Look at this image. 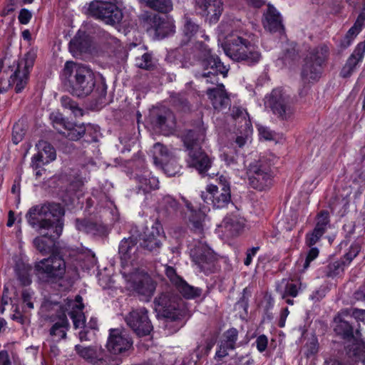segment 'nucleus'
Wrapping results in <instances>:
<instances>
[{
  "instance_id": "c03bdc74",
  "label": "nucleus",
  "mask_w": 365,
  "mask_h": 365,
  "mask_svg": "<svg viewBox=\"0 0 365 365\" xmlns=\"http://www.w3.org/2000/svg\"><path fill=\"white\" fill-rule=\"evenodd\" d=\"M61 103L63 108L71 110L76 117L83 116V111L78 107V103L68 96H63Z\"/></svg>"
},
{
  "instance_id": "2eb2a0df",
  "label": "nucleus",
  "mask_w": 365,
  "mask_h": 365,
  "mask_svg": "<svg viewBox=\"0 0 365 365\" xmlns=\"http://www.w3.org/2000/svg\"><path fill=\"white\" fill-rule=\"evenodd\" d=\"M247 175L250 185L256 190H264L272 182L271 169L265 160L251 163L247 168Z\"/></svg>"
},
{
  "instance_id": "4d7b16f0",
  "label": "nucleus",
  "mask_w": 365,
  "mask_h": 365,
  "mask_svg": "<svg viewBox=\"0 0 365 365\" xmlns=\"http://www.w3.org/2000/svg\"><path fill=\"white\" fill-rule=\"evenodd\" d=\"M33 292L29 289H24L21 294V298L24 304H26V307L29 309H34V304L32 302Z\"/></svg>"
},
{
  "instance_id": "5701e85b",
  "label": "nucleus",
  "mask_w": 365,
  "mask_h": 365,
  "mask_svg": "<svg viewBox=\"0 0 365 365\" xmlns=\"http://www.w3.org/2000/svg\"><path fill=\"white\" fill-rule=\"evenodd\" d=\"M38 153L33 156L31 160V166L36 170L40 167V163L43 165L49 163L54 160L56 157L54 148L47 141L40 140L36 144Z\"/></svg>"
},
{
  "instance_id": "864d4df0",
  "label": "nucleus",
  "mask_w": 365,
  "mask_h": 365,
  "mask_svg": "<svg viewBox=\"0 0 365 365\" xmlns=\"http://www.w3.org/2000/svg\"><path fill=\"white\" fill-rule=\"evenodd\" d=\"M16 274L18 277V279L20 281L21 284L23 286H27L31 284V279L30 278L28 269L25 268L22 269H17Z\"/></svg>"
},
{
  "instance_id": "423d86ee",
  "label": "nucleus",
  "mask_w": 365,
  "mask_h": 365,
  "mask_svg": "<svg viewBox=\"0 0 365 365\" xmlns=\"http://www.w3.org/2000/svg\"><path fill=\"white\" fill-rule=\"evenodd\" d=\"M197 50V56L201 59L202 71H197L195 76L198 78L206 79L207 83L215 84L218 82L217 74H222L226 76L229 68L225 66L220 58L210 53V50L203 43H197L195 45Z\"/></svg>"
},
{
  "instance_id": "49530a36",
  "label": "nucleus",
  "mask_w": 365,
  "mask_h": 365,
  "mask_svg": "<svg viewBox=\"0 0 365 365\" xmlns=\"http://www.w3.org/2000/svg\"><path fill=\"white\" fill-rule=\"evenodd\" d=\"M161 165L163 170L168 176H175L180 171V165L173 158H170Z\"/></svg>"
},
{
  "instance_id": "b1692460",
  "label": "nucleus",
  "mask_w": 365,
  "mask_h": 365,
  "mask_svg": "<svg viewBox=\"0 0 365 365\" xmlns=\"http://www.w3.org/2000/svg\"><path fill=\"white\" fill-rule=\"evenodd\" d=\"M133 288L143 300L149 301L155 290L156 284L149 275L143 274L133 281Z\"/></svg>"
},
{
  "instance_id": "ddd939ff",
  "label": "nucleus",
  "mask_w": 365,
  "mask_h": 365,
  "mask_svg": "<svg viewBox=\"0 0 365 365\" xmlns=\"http://www.w3.org/2000/svg\"><path fill=\"white\" fill-rule=\"evenodd\" d=\"M113 0H96L91 1L87 9V14L102 20L107 24H119L123 16V12Z\"/></svg>"
},
{
  "instance_id": "a211bd4d",
  "label": "nucleus",
  "mask_w": 365,
  "mask_h": 365,
  "mask_svg": "<svg viewBox=\"0 0 365 365\" xmlns=\"http://www.w3.org/2000/svg\"><path fill=\"white\" fill-rule=\"evenodd\" d=\"M150 120L153 128L165 135L173 131L176 123L173 113L165 107L153 109L150 114Z\"/></svg>"
},
{
  "instance_id": "338daca9",
  "label": "nucleus",
  "mask_w": 365,
  "mask_h": 365,
  "mask_svg": "<svg viewBox=\"0 0 365 365\" xmlns=\"http://www.w3.org/2000/svg\"><path fill=\"white\" fill-rule=\"evenodd\" d=\"M258 250H259V247H253L247 251V257L244 262V263L246 266H248L251 264L252 257L256 255Z\"/></svg>"
},
{
  "instance_id": "dca6fc26",
  "label": "nucleus",
  "mask_w": 365,
  "mask_h": 365,
  "mask_svg": "<svg viewBox=\"0 0 365 365\" xmlns=\"http://www.w3.org/2000/svg\"><path fill=\"white\" fill-rule=\"evenodd\" d=\"M190 255L201 272L207 273L212 271L217 257L205 242L194 240L190 245Z\"/></svg>"
},
{
  "instance_id": "69168bd1",
  "label": "nucleus",
  "mask_w": 365,
  "mask_h": 365,
  "mask_svg": "<svg viewBox=\"0 0 365 365\" xmlns=\"http://www.w3.org/2000/svg\"><path fill=\"white\" fill-rule=\"evenodd\" d=\"M259 133L260 136L264 140H270L273 139L274 133L266 127H260L259 128Z\"/></svg>"
},
{
  "instance_id": "aec40b11",
  "label": "nucleus",
  "mask_w": 365,
  "mask_h": 365,
  "mask_svg": "<svg viewBox=\"0 0 365 365\" xmlns=\"http://www.w3.org/2000/svg\"><path fill=\"white\" fill-rule=\"evenodd\" d=\"M74 350L78 356L92 365H108V356L104 350L97 346H83L76 344Z\"/></svg>"
},
{
  "instance_id": "bf43d9fd",
  "label": "nucleus",
  "mask_w": 365,
  "mask_h": 365,
  "mask_svg": "<svg viewBox=\"0 0 365 365\" xmlns=\"http://www.w3.org/2000/svg\"><path fill=\"white\" fill-rule=\"evenodd\" d=\"M220 158L227 165H233L237 163L236 155L232 150L224 152L221 154Z\"/></svg>"
},
{
  "instance_id": "58836bf2",
  "label": "nucleus",
  "mask_w": 365,
  "mask_h": 365,
  "mask_svg": "<svg viewBox=\"0 0 365 365\" xmlns=\"http://www.w3.org/2000/svg\"><path fill=\"white\" fill-rule=\"evenodd\" d=\"M179 292L186 299H194L200 296L202 290L200 288L188 284L183 279L175 286Z\"/></svg>"
},
{
  "instance_id": "4be33fe9",
  "label": "nucleus",
  "mask_w": 365,
  "mask_h": 365,
  "mask_svg": "<svg viewBox=\"0 0 365 365\" xmlns=\"http://www.w3.org/2000/svg\"><path fill=\"white\" fill-rule=\"evenodd\" d=\"M133 341L125 334L118 329L110 330L109 337L107 341V349L113 354H123L129 350Z\"/></svg>"
},
{
  "instance_id": "e433bc0d",
  "label": "nucleus",
  "mask_w": 365,
  "mask_h": 365,
  "mask_svg": "<svg viewBox=\"0 0 365 365\" xmlns=\"http://www.w3.org/2000/svg\"><path fill=\"white\" fill-rule=\"evenodd\" d=\"M183 35L186 38L185 41L188 42L196 37L200 32V26L188 15L184 16Z\"/></svg>"
},
{
  "instance_id": "1a4fd4ad",
  "label": "nucleus",
  "mask_w": 365,
  "mask_h": 365,
  "mask_svg": "<svg viewBox=\"0 0 365 365\" xmlns=\"http://www.w3.org/2000/svg\"><path fill=\"white\" fill-rule=\"evenodd\" d=\"M66 269V262L58 255H53L43 259L34 265L35 274L39 279L50 283H55L63 279Z\"/></svg>"
},
{
  "instance_id": "9b49d317",
  "label": "nucleus",
  "mask_w": 365,
  "mask_h": 365,
  "mask_svg": "<svg viewBox=\"0 0 365 365\" xmlns=\"http://www.w3.org/2000/svg\"><path fill=\"white\" fill-rule=\"evenodd\" d=\"M140 24L147 31H154L158 38H164L175 32L173 19L160 16L151 12H145L139 16Z\"/></svg>"
},
{
  "instance_id": "72a5a7b5",
  "label": "nucleus",
  "mask_w": 365,
  "mask_h": 365,
  "mask_svg": "<svg viewBox=\"0 0 365 365\" xmlns=\"http://www.w3.org/2000/svg\"><path fill=\"white\" fill-rule=\"evenodd\" d=\"M264 16L263 24L265 29L270 32H277L282 29L281 16L274 6L268 5Z\"/></svg>"
},
{
  "instance_id": "f03ea898",
  "label": "nucleus",
  "mask_w": 365,
  "mask_h": 365,
  "mask_svg": "<svg viewBox=\"0 0 365 365\" xmlns=\"http://www.w3.org/2000/svg\"><path fill=\"white\" fill-rule=\"evenodd\" d=\"M64 213L59 203L47 202L30 207L25 217L28 224L41 234L43 231L53 230L58 222H62L61 218Z\"/></svg>"
},
{
  "instance_id": "de8ad7c7",
  "label": "nucleus",
  "mask_w": 365,
  "mask_h": 365,
  "mask_svg": "<svg viewBox=\"0 0 365 365\" xmlns=\"http://www.w3.org/2000/svg\"><path fill=\"white\" fill-rule=\"evenodd\" d=\"M135 65L138 68L150 70L154 66L151 54L145 53L140 57H137Z\"/></svg>"
},
{
  "instance_id": "c756f323",
  "label": "nucleus",
  "mask_w": 365,
  "mask_h": 365,
  "mask_svg": "<svg viewBox=\"0 0 365 365\" xmlns=\"http://www.w3.org/2000/svg\"><path fill=\"white\" fill-rule=\"evenodd\" d=\"M70 324L65 314L59 316L58 321L55 322L49 329V336L52 341L58 342L67 338V331Z\"/></svg>"
},
{
  "instance_id": "39448f33",
  "label": "nucleus",
  "mask_w": 365,
  "mask_h": 365,
  "mask_svg": "<svg viewBox=\"0 0 365 365\" xmlns=\"http://www.w3.org/2000/svg\"><path fill=\"white\" fill-rule=\"evenodd\" d=\"M227 56L235 61H244L248 65L259 62L261 53L247 39L232 36L222 46Z\"/></svg>"
},
{
  "instance_id": "a18cd8bd",
  "label": "nucleus",
  "mask_w": 365,
  "mask_h": 365,
  "mask_svg": "<svg viewBox=\"0 0 365 365\" xmlns=\"http://www.w3.org/2000/svg\"><path fill=\"white\" fill-rule=\"evenodd\" d=\"M52 120L53 128L61 134L63 135V132L66 131V128L71 126V123L66 121L61 114L52 113L50 117Z\"/></svg>"
},
{
  "instance_id": "0eeeda50",
  "label": "nucleus",
  "mask_w": 365,
  "mask_h": 365,
  "mask_svg": "<svg viewBox=\"0 0 365 365\" xmlns=\"http://www.w3.org/2000/svg\"><path fill=\"white\" fill-rule=\"evenodd\" d=\"M35 61V56L33 53H27L24 58L19 61L16 65L9 66L7 70L3 73L6 76L10 75L9 84L7 86H4L1 81L0 93H4L7 91L9 87L15 85L16 93H20L24 89L27 83L29 70L33 67ZM4 76L1 77V78Z\"/></svg>"
},
{
  "instance_id": "c9c22d12",
  "label": "nucleus",
  "mask_w": 365,
  "mask_h": 365,
  "mask_svg": "<svg viewBox=\"0 0 365 365\" xmlns=\"http://www.w3.org/2000/svg\"><path fill=\"white\" fill-rule=\"evenodd\" d=\"M245 219L237 215L227 216L223 220V227L231 236L238 235L243 229Z\"/></svg>"
},
{
  "instance_id": "774afa93",
  "label": "nucleus",
  "mask_w": 365,
  "mask_h": 365,
  "mask_svg": "<svg viewBox=\"0 0 365 365\" xmlns=\"http://www.w3.org/2000/svg\"><path fill=\"white\" fill-rule=\"evenodd\" d=\"M352 316L356 321L362 322L365 324V310L354 309L352 312Z\"/></svg>"
},
{
  "instance_id": "603ef678",
  "label": "nucleus",
  "mask_w": 365,
  "mask_h": 365,
  "mask_svg": "<svg viewBox=\"0 0 365 365\" xmlns=\"http://www.w3.org/2000/svg\"><path fill=\"white\" fill-rule=\"evenodd\" d=\"M363 14H361L354 25L349 29V30L346 33L347 38H350L354 40V38L356 36V35L359 33L362 24V21H364Z\"/></svg>"
},
{
  "instance_id": "f8f14e48",
  "label": "nucleus",
  "mask_w": 365,
  "mask_h": 365,
  "mask_svg": "<svg viewBox=\"0 0 365 365\" xmlns=\"http://www.w3.org/2000/svg\"><path fill=\"white\" fill-rule=\"evenodd\" d=\"M265 106L280 120H288L294 113V105L292 98L283 90L276 88L266 97Z\"/></svg>"
},
{
  "instance_id": "37998d69",
  "label": "nucleus",
  "mask_w": 365,
  "mask_h": 365,
  "mask_svg": "<svg viewBox=\"0 0 365 365\" xmlns=\"http://www.w3.org/2000/svg\"><path fill=\"white\" fill-rule=\"evenodd\" d=\"M160 206L162 210H164L168 213L173 214L177 212L180 205L172 196L165 195L162 198Z\"/></svg>"
},
{
  "instance_id": "6e6d98bb",
  "label": "nucleus",
  "mask_w": 365,
  "mask_h": 365,
  "mask_svg": "<svg viewBox=\"0 0 365 365\" xmlns=\"http://www.w3.org/2000/svg\"><path fill=\"white\" fill-rule=\"evenodd\" d=\"M318 255L319 250L317 247H312L310 249L303 264L304 270L307 269L309 267L310 262L316 259Z\"/></svg>"
},
{
  "instance_id": "7ed1b4c3",
  "label": "nucleus",
  "mask_w": 365,
  "mask_h": 365,
  "mask_svg": "<svg viewBox=\"0 0 365 365\" xmlns=\"http://www.w3.org/2000/svg\"><path fill=\"white\" fill-rule=\"evenodd\" d=\"M334 331L344 340L346 355L354 362L365 363V343L358 329L342 319L340 316L334 317Z\"/></svg>"
},
{
  "instance_id": "0e129e2a",
  "label": "nucleus",
  "mask_w": 365,
  "mask_h": 365,
  "mask_svg": "<svg viewBox=\"0 0 365 365\" xmlns=\"http://www.w3.org/2000/svg\"><path fill=\"white\" fill-rule=\"evenodd\" d=\"M268 339L265 335H260L256 340L257 348L259 351H264L267 346Z\"/></svg>"
},
{
  "instance_id": "9d476101",
  "label": "nucleus",
  "mask_w": 365,
  "mask_h": 365,
  "mask_svg": "<svg viewBox=\"0 0 365 365\" xmlns=\"http://www.w3.org/2000/svg\"><path fill=\"white\" fill-rule=\"evenodd\" d=\"M328 56L329 48L326 45H319L309 51L302 71V77L305 82L320 78L323 64Z\"/></svg>"
},
{
  "instance_id": "6ab92c4d",
  "label": "nucleus",
  "mask_w": 365,
  "mask_h": 365,
  "mask_svg": "<svg viewBox=\"0 0 365 365\" xmlns=\"http://www.w3.org/2000/svg\"><path fill=\"white\" fill-rule=\"evenodd\" d=\"M163 237V227L158 222H155L150 227L145 228L140 238V246L150 252H158Z\"/></svg>"
},
{
  "instance_id": "bb28decb",
  "label": "nucleus",
  "mask_w": 365,
  "mask_h": 365,
  "mask_svg": "<svg viewBox=\"0 0 365 365\" xmlns=\"http://www.w3.org/2000/svg\"><path fill=\"white\" fill-rule=\"evenodd\" d=\"M196 4L202 10V14L209 17L210 23L218 21L222 11V4L220 0H195Z\"/></svg>"
},
{
  "instance_id": "393cba45",
  "label": "nucleus",
  "mask_w": 365,
  "mask_h": 365,
  "mask_svg": "<svg viewBox=\"0 0 365 365\" xmlns=\"http://www.w3.org/2000/svg\"><path fill=\"white\" fill-rule=\"evenodd\" d=\"M66 305L71 309L68 312V315L71 318L75 329H87L86 326V318L82 312L83 304L82 303V297H76V300L68 299Z\"/></svg>"
},
{
  "instance_id": "6e6552de",
  "label": "nucleus",
  "mask_w": 365,
  "mask_h": 365,
  "mask_svg": "<svg viewBox=\"0 0 365 365\" xmlns=\"http://www.w3.org/2000/svg\"><path fill=\"white\" fill-rule=\"evenodd\" d=\"M180 297L173 292H162L154 299V309L159 317H163L170 322H177L179 329L182 326L180 321L182 317V311L180 309Z\"/></svg>"
},
{
  "instance_id": "09e8293b",
  "label": "nucleus",
  "mask_w": 365,
  "mask_h": 365,
  "mask_svg": "<svg viewBox=\"0 0 365 365\" xmlns=\"http://www.w3.org/2000/svg\"><path fill=\"white\" fill-rule=\"evenodd\" d=\"M235 349V344L222 339L219 344L218 350L216 351L215 358L222 359L228 355L229 351L234 350Z\"/></svg>"
},
{
  "instance_id": "a878e982",
  "label": "nucleus",
  "mask_w": 365,
  "mask_h": 365,
  "mask_svg": "<svg viewBox=\"0 0 365 365\" xmlns=\"http://www.w3.org/2000/svg\"><path fill=\"white\" fill-rule=\"evenodd\" d=\"M207 95L215 110H222L230 106V97L222 83L216 88L207 89Z\"/></svg>"
},
{
  "instance_id": "473e14b6",
  "label": "nucleus",
  "mask_w": 365,
  "mask_h": 365,
  "mask_svg": "<svg viewBox=\"0 0 365 365\" xmlns=\"http://www.w3.org/2000/svg\"><path fill=\"white\" fill-rule=\"evenodd\" d=\"M185 205L190 212L189 222L191 230L197 234L202 235L204 232L206 215L200 210H195L188 201H185Z\"/></svg>"
},
{
  "instance_id": "7c9ffc66",
  "label": "nucleus",
  "mask_w": 365,
  "mask_h": 365,
  "mask_svg": "<svg viewBox=\"0 0 365 365\" xmlns=\"http://www.w3.org/2000/svg\"><path fill=\"white\" fill-rule=\"evenodd\" d=\"M91 45V40L88 35L83 31H78L69 43V50L73 56H78L87 52Z\"/></svg>"
},
{
  "instance_id": "cd10ccee",
  "label": "nucleus",
  "mask_w": 365,
  "mask_h": 365,
  "mask_svg": "<svg viewBox=\"0 0 365 365\" xmlns=\"http://www.w3.org/2000/svg\"><path fill=\"white\" fill-rule=\"evenodd\" d=\"M364 53L365 41L357 45L352 54L347 59L340 73L341 77L348 78L352 74L359 62L363 59Z\"/></svg>"
},
{
  "instance_id": "2f4dec72",
  "label": "nucleus",
  "mask_w": 365,
  "mask_h": 365,
  "mask_svg": "<svg viewBox=\"0 0 365 365\" xmlns=\"http://www.w3.org/2000/svg\"><path fill=\"white\" fill-rule=\"evenodd\" d=\"M138 194L142 192L143 195L149 193L153 190L159 187V181L157 178L151 175L148 172H144L141 175H136Z\"/></svg>"
},
{
  "instance_id": "412c9836",
  "label": "nucleus",
  "mask_w": 365,
  "mask_h": 365,
  "mask_svg": "<svg viewBox=\"0 0 365 365\" xmlns=\"http://www.w3.org/2000/svg\"><path fill=\"white\" fill-rule=\"evenodd\" d=\"M63 230V222H58L53 230L43 231L41 236L34 240V245L36 249L42 255L50 253L55 245V240L58 238Z\"/></svg>"
},
{
  "instance_id": "5fc2aeb1",
  "label": "nucleus",
  "mask_w": 365,
  "mask_h": 365,
  "mask_svg": "<svg viewBox=\"0 0 365 365\" xmlns=\"http://www.w3.org/2000/svg\"><path fill=\"white\" fill-rule=\"evenodd\" d=\"M238 339V331L235 328H231L228 330H227L223 334V339L230 341L234 344H236V341Z\"/></svg>"
},
{
  "instance_id": "f704fd0d",
  "label": "nucleus",
  "mask_w": 365,
  "mask_h": 365,
  "mask_svg": "<svg viewBox=\"0 0 365 365\" xmlns=\"http://www.w3.org/2000/svg\"><path fill=\"white\" fill-rule=\"evenodd\" d=\"M76 227L79 231L92 235H103L106 232V228L103 225L86 219H76Z\"/></svg>"
},
{
  "instance_id": "c85d7f7f",
  "label": "nucleus",
  "mask_w": 365,
  "mask_h": 365,
  "mask_svg": "<svg viewBox=\"0 0 365 365\" xmlns=\"http://www.w3.org/2000/svg\"><path fill=\"white\" fill-rule=\"evenodd\" d=\"M138 247L136 239L133 237L124 238L119 245V255L124 262H134L138 257Z\"/></svg>"
},
{
  "instance_id": "680f3d73",
  "label": "nucleus",
  "mask_w": 365,
  "mask_h": 365,
  "mask_svg": "<svg viewBox=\"0 0 365 365\" xmlns=\"http://www.w3.org/2000/svg\"><path fill=\"white\" fill-rule=\"evenodd\" d=\"M173 103L177 106H179L182 110H187L189 109V104L187 101V99L180 95H178L175 97H173Z\"/></svg>"
},
{
  "instance_id": "052dcab7",
  "label": "nucleus",
  "mask_w": 365,
  "mask_h": 365,
  "mask_svg": "<svg viewBox=\"0 0 365 365\" xmlns=\"http://www.w3.org/2000/svg\"><path fill=\"white\" fill-rule=\"evenodd\" d=\"M322 237V235L316 232L313 230L312 232L309 233L306 236V245L309 247H312L315 245Z\"/></svg>"
},
{
  "instance_id": "13d9d810",
  "label": "nucleus",
  "mask_w": 365,
  "mask_h": 365,
  "mask_svg": "<svg viewBox=\"0 0 365 365\" xmlns=\"http://www.w3.org/2000/svg\"><path fill=\"white\" fill-rule=\"evenodd\" d=\"M297 294H298L297 285L294 283H292V282H290V283L287 282L285 286L283 298H285L287 296L295 297L297 296Z\"/></svg>"
},
{
  "instance_id": "4468645a",
  "label": "nucleus",
  "mask_w": 365,
  "mask_h": 365,
  "mask_svg": "<svg viewBox=\"0 0 365 365\" xmlns=\"http://www.w3.org/2000/svg\"><path fill=\"white\" fill-rule=\"evenodd\" d=\"M201 198L215 208L225 207L231 202L230 184L226 177L221 175L218 179V185H210L206 190L202 192Z\"/></svg>"
},
{
  "instance_id": "4c0bfd02",
  "label": "nucleus",
  "mask_w": 365,
  "mask_h": 365,
  "mask_svg": "<svg viewBox=\"0 0 365 365\" xmlns=\"http://www.w3.org/2000/svg\"><path fill=\"white\" fill-rule=\"evenodd\" d=\"M146 6L160 13H168L173 9L171 0H138Z\"/></svg>"
},
{
  "instance_id": "ea45409f",
  "label": "nucleus",
  "mask_w": 365,
  "mask_h": 365,
  "mask_svg": "<svg viewBox=\"0 0 365 365\" xmlns=\"http://www.w3.org/2000/svg\"><path fill=\"white\" fill-rule=\"evenodd\" d=\"M86 128L83 124L73 125L71 123V126L66 128V131L63 132V135L71 140H78L86 133Z\"/></svg>"
},
{
  "instance_id": "79ce46f5",
  "label": "nucleus",
  "mask_w": 365,
  "mask_h": 365,
  "mask_svg": "<svg viewBox=\"0 0 365 365\" xmlns=\"http://www.w3.org/2000/svg\"><path fill=\"white\" fill-rule=\"evenodd\" d=\"M154 163L155 164H162L169 158L168 148L160 143H157L153 146Z\"/></svg>"
},
{
  "instance_id": "e2e57ef3",
  "label": "nucleus",
  "mask_w": 365,
  "mask_h": 365,
  "mask_svg": "<svg viewBox=\"0 0 365 365\" xmlns=\"http://www.w3.org/2000/svg\"><path fill=\"white\" fill-rule=\"evenodd\" d=\"M32 16L31 13L26 9H21L19 15V21L22 24H27Z\"/></svg>"
},
{
  "instance_id": "f257e3e1",
  "label": "nucleus",
  "mask_w": 365,
  "mask_h": 365,
  "mask_svg": "<svg viewBox=\"0 0 365 365\" xmlns=\"http://www.w3.org/2000/svg\"><path fill=\"white\" fill-rule=\"evenodd\" d=\"M63 75L73 96L85 98L93 93L96 103H103L106 96L107 86L102 83L96 86V76L91 68L80 63L67 61Z\"/></svg>"
},
{
  "instance_id": "a19ab883",
  "label": "nucleus",
  "mask_w": 365,
  "mask_h": 365,
  "mask_svg": "<svg viewBox=\"0 0 365 365\" xmlns=\"http://www.w3.org/2000/svg\"><path fill=\"white\" fill-rule=\"evenodd\" d=\"M359 247L358 245L351 246L347 253L344 255V257L339 262H336L333 266L337 269H344V267L348 265L359 254Z\"/></svg>"
},
{
  "instance_id": "20e7f679",
  "label": "nucleus",
  "mask_w": 365,
  "mask_h": 365,
  "mask_svg": "<svg viewBox=\"0 0 365 365\" xmlns=\"http://www.w3.org/2000/svg\"><path fill=\"white\" fill-rule=\"evenodd\" d=\"M205 138V128L203 126L188 130L183 137V143L188 152L187 163L200 174L205 173L211 166L210 158L200 147V143L204 141Z\"/></svg>"
},
{
  "instance_id": "f3484780",
  "label": "nucleus",
  "mask_w": 365,
  "mask_h": 365,
  "mask_svg": "<svg viewBox=\"0 0 365 365\" xmlns=\"http://www.w3.org/2000/svg\"><path fill=\"white\" fill-rule=\"evenodd\" d=\"M127 325L139 337L150 334L153 327L148 317V311L145 307L133 309L125 317Z\"/></svg>"
},
{
  "instance_id": "3c124183",
  "label": "nucleus",
  "mask_w": 365,
  "mask_h": 365,
  "mask_svg": "<svg viewBox=\"0 0 365 365\" xmlns=\"http://www.w3.org/2000/svg\"><path fill=\"white\" fill-rule=\"evenodd\" d=\"M165 273L170 282L175 287L182 278L177 274L176 269L169 265H165Z\"/></svg>"
},
{
  "instance_id": "8fccbe9b",
  "label": "nucleus",
  "mask_w": 365,
  "mask_h": 365,
  "mask_svg": "<svg viewBox=\"0 0 365 365\" xmlns=\"http://www.w3.org/2000/svg\"><path fill=\"white\" fill-rule=\"evenodd\" d=\"M26 133L25 125L22 122H18L13 126L12 141L14 144H18L24 138Z\"/></svg>"
}]
</instances>
